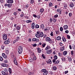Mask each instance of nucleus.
<instances>
[{"mask_svg": "<svg viewBox=\"0 0 75 75\" xmlns=\"http://www.w3.org/2000/svg\"><path fill=\"white\" fill-rule=\"evenodd\" d=\"M37 33L35 34V36L37 38H39L40 37L42 38L44 36V33L42 32H41L40 31H38L37 32Z\"/></svg>", "mask_w": 75, "mask_h": 75, "instance_id": "nucleus-1", "label": "nucleus"}, {"mask_svg": "<svg viewBox=\"0 0 75 75\" xmlns=\"http://www.w3.org/2000/svg\"><path fill=\"white\" fill-rule=\"evenodd\" d=\"M45 40L47 42H49L50 44H54L55 41L53 39H51L48 37L46 38Z\"/></svg>", "mask_w": 75, "mask_h": 75, "instance_id": "nucleus-2", "label": "nucleus"}, {"mask_svg": "<svg viewBox=\"0 0 75 75\" xmlns=\"http://www.w3.org/2000/svg\"><path fill=\"white\" fill-rule=\"evenodd\" d=\"M41 71L42 72H43V75H47L49 73L48 71H47L45 69H42Z\"/></svg>", "mask_w": 75, "mask_h": 75, "instance_id": "nucleus-3", "label": "nucleus"}, {"mask_svg": "<svg viewBox=\"0 0 75 75\" xmlns=\"http://www.w3.org/2000/svg\"><path fill=\"white\" fill-rule=\"evenodd\" d=\"M18 51L19 54H21L23 52V47L21 46L18 47Z\"/></svg>", "mask_w": 75, "mask_h": 75, "instance_id": "nucleus-4", "label": "nucleus"}, {"mask_svg": "<svg viewBox=\"0 0 75 75\" xmlns=\"http://www.w3.org/2000/svg\"><path fill=\"white\" fill-rule=\"evenodd\" d=\"M16 58L14 57L13 59V62L14 64L16 65H18V63H17V60L16 59Z\"/></svg>", "mask_w": 75, "mask_h": 75, "instance_id": "nucleus-5", "label": "nucleus"}, {"mask_svg": "<svg viewBox=\"0 0 75 75\" xmlns=\"http://www.w3.org/2000/svg\"><path fill=\"white\" fill-rule=\"evenodd\" d=\"M2 55L3 57L4 58H5V59H7V55H6L5 53H2Z\"/></svg>", "mask_w": 75, "mask_h": 75, "instance_id": "nucleus-6", "label": "nucleus"}, {"mask_svg": "<svg viewBox=\"0 0 75 75\" xmlns=\"http://www.w3.org/2000/svg\"><path fill=\"white\" fill-rule=\"evenodd\" d=\"M1 73L3 75H8V73L7 72H5L4 71H2Z\"/></svg>", "mask_w": 75, "mask_h": 75, "instance_id": "nucleus-7", "label": "nucleus"}, {"mask_svg": "<svg viewBox=\"0 0 75 75\" xmlns=\"http://www.w3.org/2000/svg\"><path fill=\"white\" fill-rule=\"evenodd\" d=\"M47 54H50L51 53H52V49H50L48 50L46 52Z\"/></svg>", "mask_w": 75, "mask_h": 75, "instance_id": "nucleus-8", "label": "nucleus"}, {"mask_svg": "<svg viewBox=\"0 0 75 75\" xmlns=\"http://www.w3.org/2000/svg\"><path fill=\"white\" fill-rule=\"evenodd\" d=\"M32 41L35 42H38L39 41V39L35 38H33L32 39Z\"/></svg>", "mask_w": 75, "mask_h": 75, "instance_id": "nucleus-9", "label": "nucleus"}, {"mask_svg": "<svg viewBox=\"0 0 75 75\" xmlns=\"http://www.w3.org/2000/svg\"><path fill=\"white\" fill-rule=\"evenodd\" d=\"M7 35L6 34L4 35L3 37V40H7Z\"/></svg>", "mask_w": 75, "mask_h": 75, "instance_id": "nucleus-10", "label": "nucleus"}, {"mask_svg": "<svg viewBox=\"0 0 75 75\" xmlns=\"http://www.w3.org/2000/svg\"><path fill=\"white\" fill-rule=\"evenodd\" d=\"M46 62L47 63V64H52V61L50 59H49L48 61H46Z\"/></svg>", "mask_w": 75, "mask_h": 75, "instance_id": "nucleus-11", "label": "nucleus"}, {"mask_svg": "<svg viewBox=\"0 0 75 75\" xmlns=\"http://www.w3.org/2000/svg\"><path fill=\"white\" fill-rule=\"evenodd\" d=\"M8 3H13V0H7Z\"/></svg>", "mask_w": 75, "mask_h": 75, "instance_id": "nucleus-12", "label": "nucleus"}, {"mask_svg": "<svg viewBox=\"0 0 75 75\" xmlns=\"http://www.w3.org/2000/svg\"><path fill=\"white\" fill-rule=\"evenodd\" d=\"M44 25L43 24H41L40 25V27L42 30H43V29L44 28Z\"/></svg>", "mask_w": 75, "mask_h": 75, "instance_id": "nucleus-13", "label": "nucleus"}, {"mask_svg": "<svg viewBox=\"0 0 75 75\" xmlns=\"http://www.w3.org/2000/svg\"><path fill=\"white\" fill-rule=\"evenodd\" d=\"M9 43H10V41L8 40H6L4 42V43L6 45L8 44Z\"/></svg>", "mask_w": 75, "mask_h": 75, "instance_id": "nucleus-14", "label": "nucleus"}, {"mask_svg": "<svg viewBox=\"0 0 75 75\" xmlns=\"http://www.w3.org/2000/svg\"><path fill=\"white\" fill-rule=\"evenodd\" d=\"M69 6L71 7H73L74 6V4L72 2H71L69 4Z\"/></svg>", "mask_w": 75, "mask_h": 75, "instance_id": "nucleus-15", "label": "nucleus"}, {"mask_svg": "<svg viewBox=\"0 0 75 75\" xmlns=\"http://www.w3.org/2000/svg\"><path fill=\"white\" fill-rule=\"evenodd\" d=\"M31 25L32 28V29H34V28H35V23H33Z\"/></svg>", "mask_w": 75, "mask_h": 75, "instance_id": "nucleus-16", "label": "nucleus"}, {"mask_svg": "<svg viewBox=\"0 0 75 75\" xmlns=\"http://www.w3.org/2000/svg\"><path fill=\"white\" fill-rule=\"evenodd\" d=\"M68 25H64L63 26L65 30L68 29Z\"/></svg>", "mask_w": 75, "mask_h": 75, "instance_id": "nucleus-17", "label": "nucleus"}, {"mask_svg": "<svg viewBox=\"0 0 75 75\" xmlns=\"http://www.w3.org/2000/svg\"><path fill=\"white\" fill-rule=\"evenodd\" d=\"M37 50H38V53H41V50L40 49L39 47L37 48Z\"/></svg>", "mask_w": 75, "mask_h": 75, "instance_id": "nucleus-18", "label": "nucleus"}, {"mask_svg": "<svg viewBox=\"0 0 75 75\" xmlns=\"http://www.w3.org/2000/svg\"><path fill=\"white\" fill-rule=\"evenodd\" d=\"M56 39L57 40H58V41H59L60 40H61V36H58L57 38Z\"/></svg>", "mask_w": 75, "mask_h": 75, "instance_id": "nucleus-19", "label": "nucleus"}, {"mask_svg": "<svg viewBox=\"0 0 75 75\" xmlns=\"http://www.w3.org/2000/svg\"><path fill=\"white\" fill-rule=\"evenodd\" d=\"M68 52L67 51H64L63 52V55H67V54Z\"/></svg>", "mask_w": 75, "mask_h": 75, "instance_id": "nucleus-20", "label": "nucleus"}, {"mask_svg": "<svg viewBox=\"0 0 75 75\" xmlns=\"http://www.w3.org/2000/svg\"><path fill=\"white\" fill-rule=\"evenodd\" d=\"M62 40L63 42H66V41H67L66 39L64 36L62 37Z\"/></svg>", "mask_w": 75, "mask_h": 75, "instance_id": "nucleus-21", "label": "nucleus"}, {"mask_svg": "<svg viewBox=\"0 0 75 75\" xmlns=\"http://www.w3.org/2000/svg\"><path fill=\"white\" fill-rule=\"evenodd\" d=\"M51 48V47H50V46H47V47L45 48V50L46 51H47V50H48V49H50Z\"/></svg>", "mask_w": 75, "mask_h": 75, "instance_id": "nucleus-22", "label": "nucleus"}, {"mask_svg": "<svg viewBox=\"0 0 75 75\" xmlns=\"http://www.w3.org/2000/svg\"><path fill=\"white\" fill-rule=\"evenodd\" d=\"M13 6V4H8V8H10V7H11Z\"/></svg>", "mask_w": 75, "mask_h": 75, "instance_id": "nucleus-23", "label": "nucleus"}, {"mask_svg": "<svg viewBox=\"0 0 75 75\" xmlns=\"http://www.w3.org/2000/svg\"><path fill=\"white\" fill-rule=\"evenodd\" d=\"M52 20L53 22L54 23H56V21H57V19L55 18H52Z\"/></svg>", "mask_w": 75, "mask_h": 75, "instance_id": "nucleus-24", "label": "nucleus"}, {"mask_svg": "<svg viewBox=\"0 0 75 75\" xmlns=\"http://www.w3.org/2000/svg\"><path fill=\"white\" fill-rule=\"evenodd\" d=\"M29 60L30 62H31L34 61L33 59L31 58V57H30Z\"/></svg>", "mask_w": 75, "mask_h": 75, "instance_id": "nucleus-25", "label": "nucleus"}, {"mask_svg": "<svg viewBox=\"0 0 75 75\" xmlns=\"http://www.w3.org/2000/svg\"><path fill=\"white\" fill-rule=\"evenodd\" d=\"M44 11V8H41L40 10V13H43Z\"/></svg>", "mask_w": 75, "mask_h": 75, "instance_id": "nucleus-26", "label": "nucleus"}, {"mask_svg": "<svg viewBox=\"0 0 75 75\" xmlns=\"http://www.w3.org/2000/svg\"><path fill=\"white\" fill-rule=\"evenodd\" d=\"M8 71L9 72V74H11L12 73V71H11V69L10 68H8Z\"/></svg>", "mask_w": 75, "mask_h": 75, "instance_id": "nucleus-27", "label": "nucleus"}, {"mask_svg": "<svg viewBox=\"0 0 75 75\" xmlns=\"http://www.w3.org/2000/svg\"><path fill=\"white\" fill-rule=\"evenodd\" d=\"M40 28V26L38 24H36L35 25V28Z\"/></svg>", "mask_w": 75, "mask_h": 75, "instance_id": "nucleus-28", "label": "nucleus"}, {"mask_svg": "<svg viewBox=\"0 0 75 75\" xmlns=\"http://www.w3.org/2000/svg\"><path fill=\"white\" fill-rule=\"evenodd\" d=\"M53 69L54 71H56V70L57 69V67L54 66L53 67Z\"/></svg>", "mask_w": 75, "mask_h": 75, "instance_id": "nucleus-29", "label": "nucleus"}, {"mask_svg": "<svg viewBox=\"0 0 75 75\" xmlns=\"http://www.w3.org/2000/svg\"><path fill=\"white\" fill-rule=\"evenodd\" d=\"M57 11L58 12V13H59V12H60V11H61V8H59L57 9Z\"/></svg>", "mask_w": 75, "mask_h": 75, "instance_id": "nucleus-30", "label": "nucleus"}, {"mask_svg": "<svg viewBox=\"0 0 75 75\" xmlns=\"http://www.w3.org/2000/svg\"><path fill=\"white\" fill-rule=\"evenodd\" d=\"M55 33H56V34H59L60 33L59 31L58 30L55 31Z\"/></svg>", "mask_w": 75, "mask_h": 75, "instance_id": "nucleus-31", "label": "nucleus"}, {"mask_svg": "<svg viewBox=\"0 0 75 75\" xmlns=\"http://www.w3.org/2000/svg\"><path fill=\"white\" fill-rule=\"evenodd\" d=\"M61 59L62 61H66V59H65V57L62 58Z\"/></svg>", "mask_w": 75, "mask_h": 75, "instance_id": "nucleus-32", "label": "nucleus"}, {"mask_svg": "<svg viewBox=\"0 0 75 75\" xmlns=\"http://www.w3.org/2000/svg\"><path fill=\"white\" fill-rule=\"evenodd\" d=\"M60 61H58V60H57L56 61L55 63H54L55 64H58L59 63Z\"/></svg>", "mask_w": 75, "mask_h": 75, "instance_id": "nucleus-33", "label": "nucleus"}, {"mask_svg": "<svg viewBox=\"0 0 75 75\" xmlns=\"http://www.w3.org/2000/svg\"><path fill=\"white\" fill-rule=\"evenodd\" d=\"M25 8H26V9L28 8V7H29V5L27 4L25 5Z\"/></svg>", "mask_w": 75, "mask_h": 75, "instance_id": "nucleus-34", "label": "nucleus"}, {"mask_svg": "<svg viewBox=\"0 0 75 75\" xmlns=\"http://www.w3.org/2000/svg\"><path fill=\"white\" fill-rule=\"evenodd\" d=\"M54 58L55 59L57 60L58 59V57H57V56L55 55L54 56Z\"/></svg>", "mask_w": 75, "mask_h": 75, "instance_id": "nucleus-35", "label": "nucleus"}, {"mask_svg": "<svg viewBox=\"0 0 75 75\" xmlns=\"http://www.w3.org/2000/svg\"><path fill=\"white\" fill-rule=\"evenodd\" d=\"M4 72H8V69L7 68H5L4 70Z\"/></svg>", "mask_w": 75, "mask_h": 75, "instance_id": "nucleus-36", "label": "nucleus"}, {"mask_svg": "<svg viewBox=\"0 0 75 75\" xmlns=\"http://www.w3.org/2000/svg\"><path fill=\"white\" fill-rule=\"evenodd\" d=\"M34 3V0H31L30 1V4H33Z\"/></svg>", "mask_w": 75, "mask_h": 75, "instance_id": "nucleus-37", "label": "nucleus"}, {"mask_svg": "<svg viewBox=\"0 0 75 75\" xmlns=\"http://www.w3.org/2000/svg\"><path fill=\"white\" fill-rule=\"evenodd\" d=\"M42 57L43 59H45V55H44V54H42Z\"/></svg>", "mask_w": 75, "mask_h": 75, "instance_id": "nucleus-38", "label": "nucleus"}, {"mask_svg": "<svg viewBox=\"0 0 75 75\" xmlns=\"http://www.w3.org/2000/svg\"><path fill=\"white\" fill-rule=\"evenodd\" d=\"M67 38L68 39H69H69L71 38V36L69 35H67Z\"/></svg>", "mask_w": 75, "mask_h": 75, "instance_id": "nucleus-39", "label": "nucleus"}, {"mask_svg": "<svg viewBox=\"0 0 75 75\" xmlns=\"http://www.w3.org/2000/svg\"><path fill=\"white\" fill-rule=\"evenodd\" d=\"M20 40V37L19 36H17V38H16V41H18V40Z\"/></svg>", "mask_w": 75, "mask_h": 75, "instance_id": "nucleus-40", "label": "nucleus"}, {"mask_svg": "<svg viewBox=\"0 0 75 75\" xmlns=\"http://www.w3.org/2000/svg\"><path fill=\"white\" fill-rule=\"evenodd\" d=\"M6 54L8 55V54H9V51H8V50H6Z\"/></svg>", "mask_w": 75, "mask_h": 75, "instance_id": "nucleus-41", "label": "nucleus"}, {"mask_svg": "<svg viewBox=\"0 0 75 75\" xmlns=\"http://www.w3.org/2000/svg\"><path fill=\"white\" fill-rule=\"evenodd\" d=\"M32 45H33V47H36L37 45L36 44H31Z\"/></svg>", "mask_w": 75, "mask_h": 75, "instance_id": "nucleus-42", "label": "nucleus"}, {"mask_svg": "<svg viewBox=\"0 0 75 75\" xmlns=\"http://www.w3.org/2000/svg\"><path fill=\"white\" fill-rule=\"evenodd\" d=\"M33 60H34L35 61L37 59V57H36L35 56H33Z\"/></svg>", "mask_w": 75, "mask_h": 75, "instance_id": "nucleus-43", "label": "nucleus"}, {"mask_svg": "<svg viewBox=\"0 0 75 75\" xmlns=\"http://www.w3.org/2000/svg\"><path fill=\"white\" fill-rule=\"evenodd\" d=\"M69 17H71L72 16V14L71 13H70L69 14Z\"/></svg>", "mask_w": 75, "mask_h": 75, "instance_id": "nucleus-44", "label": "nucleus"}, {"mask_svg": "<svg viewBox=\"0 0 75 75\" xmlns=\"http://www.w3.org/2000/svg\"><path fill=\"white\" fill-rule=\"evenodd\" d=\"M5 46H4V45H2V46L1 47V48L2 50H4V47Z\"/></svg>", "mask_w": 75, "mask_h": 75, "instance_id": "nucleus-45", "label": "nucleus"}, {"mask_svg": "<svg viewBox=\"0 0 75 75\" xmlns=\"http://www.w3.org/2000/svg\"><path fill=\"white\" fill-rule=\"evenodd\" d=\"M58 17V14L55 15L54 16V18H57V17Z\"/></svg>", "mask_w": 75, "mask_h": 75, "instance_id": "nucleus-46", "label": "nucleus"}, {"mask_svg": "<svg viewBox=\"0 0 75 75\" xmlns=\"http://www.w3.org/2000/svg\"><path fill=\"white\" fill-rule=\"evenodd\" d=\"M2 67H6V64H2Z\"/></svg>", "mask_w": 75, "mask_h": 75, "instance_id": "nucleus-47", "label": "nucleus"}, {"mask_svg": "<svg viewBox=\"0 0 75 75\" xmlns=\"http://www.w3.org/2000/svg\"><path fill=\"white\" fill-rule=\"evenodd\" d=\"M3 60V57H0V61H2Z\"/></svg>", "mask_w": 75, "mask_h": 75, "instance_id": "nucleus-48", "label": "nucleus"}, {"mask_svg": "<svg viewBox=\"0 0 75 75\" xmlns=\"http://www.w3.org/2000/svg\"><path fill=\"white\" fill-rule=\"evenodd\" d=\"M49 6L50 7H52V3L50 2L49 4Z\"/></svg>", "mask_w": 75, "mask_h": 75, "instance_id": "nucleus-49", "label": "nucleus"}, {"mask_svg": "<svg viewBox=\"0 0 75 75\" xmlns=\"http://www.w3.org/2000/svg\"><path fill=\"white\" fill-rule=\"evenodd\" d=\"M50 35L51 36H54V34H53V32L51 31L50 33Z\"/></svg>", "mask_w": 75, "mask_h": 75, "instance_id": "nucleus-50", "label": "nucleus"}, {"mask_svg": "<svg viewBox=\"0 0 75 75\" xmlns=\"http://www.w3.org/2000/svg\"><path fill=\"white\" fill-rule=\"evenodd\" d=\"M58 55L59 57H61L62 56V54H61V53L60 52L58 53Z\"/></svg>", "mask_w": 75, "mask_h": 75, "instance_id": "nucleus-51", "label": "nucleus"}, {"mask_svg": "<svg viewBox=\"0 0 75 75\" xmlns=\"http://www.w3.org/2000/svg\"><path fill=\"white\" fill-rule=\"evenodd\" d=\"M60 30L61 31H63V28L62 27H61L60 28Z\"/></svg>", "mask_w": 75, "mask_h": 75, "instance_id": "nucleus-52", "label": "nucleus"}, {"mask_svg": "<svg viewBox=\"0 0 75 75\" xmlns=\"http://www.w3.org/2000/svg\"><path fill=\"white\" fill-rule=\"evenodd\" d=\"M32 31L31 30H29L28 31V33H30V34H31V33H32Z\"/></svg>", "mask_w": 75, "mask_h": 75, "instance_id": "nucleus-53", "label": "nucleus"}, {"mask_svg": "<svg viewBox=\"0 0 75 75\" xmlns=\"http://www.w3.org/2000/svg\"><path fill=\"white\" fill-rule=\"evenodd\" d=\"M65 33H66L67 34H68V33H69V30H66L65 31Z\"/></svg>", "mask_w": 75, "mask_h": 75, "instance_id": "nucleus-54", "label": "nucleus"}, {"mask_svg": "<svg viewBox=\"0 0 75 75\" xmlns=\"http://www.w3.org/2000/svg\"><path fill=\"white\" fill-rule=\"evenodd\" d=\"M61 51H64V48L63 47H61Z\"/></svg>", "mask_w": 75, "mask_h": 75, "instance_id": "nucleus-55", "label": "nucleus"}, {"mask_svg": "<svg viewBox=\"0 0 75 75\" xmlns=\"http://www.w3.org/2000/svg\"><path fill=\"white\" fill-rule=\"evenodd\" d=\"M42 45L43 47H45V45H46V44L44 43Z\"/></svg>", "mask_w": 75, "mask_h": 75, "instance_id": "nucleus-56", "label": "nucleus"}, {"mask_svg": "<svg viewBox=\"0 0 75 75\" xmlns=\"http://www.w3.org/2000/svg\"><path fill=\"white\" fill-rule=\"evenodd\" d=\"M33 16L35 18H36L37 17V15L36 14H34L33 15Z\"/></svg>", "mask_w": 75, "mask_h": 75, "instance_id": "nucleus-57", "label": "nucleus"}, {"mask_svg": "<svg viewBox=\"0 0 75 75\" xmlns=\"http://www.w3.org/2000/svg\"><path fill=\"white\" fill-rule=\"evenodd\" d=\"M13 14L14 16H17V12H13Z\"/></svg>", "mask_w": 75, "mask_h": 75, "instance_id": "nucleus-58", "label": "nucleus"}, {"mask_svg": "<svg viewBox=\"0 0 75 75\" xmlns=\"http://www.w3.org/2000/svg\"><path fill=\"white\" fill-rule=\"evenodd\" d=\"M71 55H74V51L72 50L71 52Z\"/></svg>", "mask_w": 75, "mask_h": 75, "instance_id": "nucleus-59", "label": "nucleus"}, {"mask_svg": "<svg viewBox=\"0 0 75 75\" xmlns=\"http://www.w3.org/2000/svg\"><path fill=\"white\" fill-rule=\"evenodd\" d=\"M50 23H52V18H50Z\"/></svg>", "mask_w": 75, "mask_h": 75, "instance_id": "nucleus-60", "label": "nucleus"}, {"mask_svg": "<svg viewBox=\"0 0 75 75\" xmlns=\"http://www.w3.org/2000/svg\"><path fill=\"white\" fill-rule=\"evenodd\" d=\"M16 28L17 30H19L20 29V26H17Z\"/></svg>", "mask_w": 75, "mask_h": 75, "instance_id": "nucleus-61", "label": "nucleus"}, {"mask_svg": "<svg viewBox=\"0 0 75 75\" xmlns=\"http://www.w3.org/2000/svg\"><path fill=\"white\" fill-rule=\"evenodd\" d=\"M32 56V57H34L35 56V55L33 53L31 55Z\"/></svg>", "mask_w": 75, "mask_h": 75, "instance_id": "nucleus-62", "label": "nucleus"}, {"mask_svg": "<svg viewBox=\"0 0 75 75\" xmlns=\"http://www.w3.org/2000/svg\"><path fill=\"white\" fill-rule=\"evenodd\" d=\"M69 12V11H66L65 14H66V15H67V14H68V12Z\"/></svg>", "mask_w": 75, "mask_h": 75, "instance_id": "nucleus-63", "label": "nucleus"}, {"mask_svg": "<svg viewBox=\"0 0 75 75\" xmlns=\"http://www.w3.org/2000/svg\"><path fill=\"white\" fill-rule=\"evenodd\" d=\"M33 73L30 72V73H29L28 75H33Z\"/></svg>", "mask_w": 75, "mask_h": 75, "instance_id": "nucleus-64", "label": "nucleus"}]
</instances>
